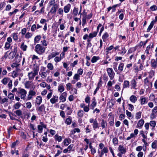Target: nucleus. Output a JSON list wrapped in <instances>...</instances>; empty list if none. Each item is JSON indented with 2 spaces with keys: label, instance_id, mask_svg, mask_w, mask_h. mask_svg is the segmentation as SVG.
<instances>
[{
  "label": "nucleus",
  "instance_id": "423d86ee",
  "mask_svg": "<svg viewBox=\"0 0 157 157\" xmlns=\"http://www.w3.org/2000/svg\"><path fill=\"white\" fill-rule=\"evenodd\" d=\"M58 6L57 4L53 5L49 12V13L52 14H55L56 11L57 9L58 8Z\"/></svg>",
  "mask_w": 157,
  "mask_h": 157
},
{
  "label": "nucleus",
  "instance_id": "69168bd1",
  "mask_svg": "<svg viewBox=\"0 0 157 157\" xmlns=\"http://www.w3.org/2000/svg\"><path fill=\"white\" fill-rule=\"evenodd\" d=\"M19 65L20 64H19L15 63H13L11 65V67L13 68L16 67L17 69V67H19Z\"/></svg>",
  "mask_w": 157,
  "mask_h": 157
},
{
  "label": "nucleus",
  "instance_id": "2f4dec72",
  "mask_svg": "<svg viewBox=\"0 0 157 157\" xmlns=\"http://www.w3.org/2000/svg\"><path fill=\"white\" fill-rule=\"evenodd\" d=\"M49 72L50 71L48 70V71H46V72H41V73H40V71L39 72V74L40 75H41V77L42 78H45L47 76L46 72Z\"/></svg>",
  "mask_w": 157,
  "mask_h": 157
},
{
  "label": "nucleus",
  "instance_id": "e2e57ef3",
  "mask_svg": "<svg viewBox=\"0 0 157 157\" xmlns=\"http://www.w3.org/2000/svg\"><path fill=\"white\" fill-rule=\"evenodd\" d=\"M26 108L28 109H30L32 106V104L30 102H28L25 104Z\"/></svg>",
  "mask_w": 157,
  "mask_h": 157
},
{
  "label": "nucleus",
  "instance_id": "6ab92c4d",
  "mask_svg": "<svg viewBox=\"0 0 157 157\" xmlns=\"http://www.w3.org/2000/svg\"><path fill=\"white\" fill-rule=\"evenodd\" d=\"M131 84L132 87L136 89V82L135 79H132L131 82Z\"/></svg>",
  "mask_w": 157,
  "mask_h": 157
},
{
  "label": "nucleus",
  "instance_id": "9b49d317",
  "mask_svg": "<svg viewBox=\"0 0 157 157\" xmlns=\"http://www.w3.org/2000/svg\"><path fill=\"white\" fill-rule=\"evenodd\" d=\"M58 97L56 95H53L52 98L50 100V101L52 104H54L58 102Z\"/></svg>",
  "mask_w": 157,
  "mask_h": 157
},
{
  "label": "nucleus",
  "instance_id": "412c9836",
  "mask_svg": "<svg viewBox=\"0 0 157 157\" xmlns=\"http://www.w3.org/2000/svg\"><path fill=\"white\" fill-rule=\"evenodd\" d=\"M140 104L141 105L144 104L145 103H147V101H146V98H145L141 97L140 98Z\"/></svg>",
  "mask_w": 157,
  "mask_h": 157
},
{
  "label": "nucleus",
  "instance_id": "0e129e2a",
  "mask_svg": "<svg viewBox=\"0 0 157 157\" xmlns=\"http://www.w3.org/2000/svg\"><path fill=\"white\" fill-rule=\"evenodd\" d=\"M114 104L112 102L109 101L107 104V106H109V108H111L113 106Z\"/></svg>",
  "mask_w": 157,
  "mask_h": 157
},
{
  "label": "nucleus",
  "instance_id": "4be33fe9",
  "mask_svg": "<svg viewBox=\"0 0 157 157\" xmlns=\"http://www.w3.org/2000/svg\"><path fill=\"white\" fill-rule=\"evenodd\" d=\"M10 80L9 78H4L1 81L2 82L4 85H6L8 82Z\"/></svg>",
  "mask_w": 157,
  "mask_h": 157
},
{
  "label": "nucleus",
  "instance_id": "774afa93",
  "mask_svg": "<svg viewBox=\"0 0 157 157\" xmlns=\"http://www.w3.org/2000/svg\"><path fill=\"white\" fill-rule=\"evenodd\" d=\"M104 153H107L109 151L107 147H104L103 149L101 150Z\"/></svg>",
  "mask_w": 157,
  "mask_h": 157
},
{
  "label": "nucleus",
  "instance_id": "5fc2aeb1",
  "mask_svg": "<svg viewBox=\"0 0 157 157\" xmlns=\"http://www.w3.org/2000/svg\"><path fill=\"white\" fill-rule=\"evenodd\" d=\"M113 144L115 146L117 145L118 143V140L116 138H114L113 139Z\"/></svg>",
  "mask_w": 157,
  "mask_h": 157
},
{
  "label": "nucleus",
  "instance_id": "a19ab883",
  "mask_svg": "<svg viewBox=\"0 0 157 157\" xmlns=\"http://www.w3.org/2000/svg\"><path fill=\"white\" fill-rule=\"evenodd\" d=\"M154 25L153 22H151L150 25L147 29V32H149L150 31L151 29L152 28Z\"/></svg>",
  "mask_w": 157,
  "mask_h": 157
},
{
  "label": "nucleus",
  "instance_id": "ea45409f",
  "mask_svg": "<svg viewBox=\"0 0 157 157\" xmlns=\"http://www.w3.org/2000/svg\"><path fill=\"white\" fill-rule=\"evenodd\" d=\"M39 70V68L38 67H35L33 69V73L37 75L38 74Z\"/></svg>",
  "mask_w": 157,
  "mask_h": 157
},
{
  "label": "nucleus",
  "instance_id": "393cba45",
  "mask_svg": "<svg viewBox=\"0 0 157 157\" xmlns=\"http://www.w3.org/2000/svg\"><path fill=\"white\" fill-rule=\"evenodd\" d=\"M124 63H120L118 67V70L120 72H121L123 71L124 66Z\"/></svg>",
  "mask_w": 157,
  "mask_h": 157
},
{
  "label": "nucleus",
  "instance_id": "4c0bfd02",
  "mask_svg": "<svg viewBox=\"0 0 157 157\" xmlns=\"http://www.w3.org/2000/svg\"><path fill=\"white\" fill-rule=\"evenodd\" d=\"M41 36L40 35L36 36L34 38V42L35 43H36L40 40Z\"/></svg>",
  "mask_w": 157,
  "mask_h": 157
},
{
  "label": "nucleus",
  "instance_id": "49530a36",
  "mask_svg": "<svg viewBox=\"0 0 157 157\" xmlns=\"http://www.w3.org/2000/svg\"><path fill=\"white\" fill-rule=\"evenodd\" d=\"M27 46L26 45L24 44V43H23L21 45V48L22 49V50L24 51H25L26 50L27 48Z\"/></svg>",
  "mask_w": 157,
  "mask_h": 157
},
{
  "label": "nucleus",
  "instance_id": "a878e982",
  "mask_svg": "<svg viewBox=\"0 0 157 157\" xmlns=\"http://www.w3.org/2000/svg\"><path fill=\"white\" fill-rule=\"evenodd\" d=\"M99 59V56H94L91 59V62L92 63H94Z\"/></svg>",
  "mask_w": 157,
  "mask_h": 157
},
{
  "label": "nucleus",
  "instance_id": "20e7f679",
  "mask_svg": "<svg viewBox=\"0 0 157 157\" xmlns=\"http://www.w3.org/2000/svg\"><path fill=\"white\" fill-rule=\"evenodd\" d=\"M17 52V47L14 49V51L11 52L8 55L9 59H12L16 55Z\"/></svg>",
  "mask_w": 157,
  "mask_h": 157
},
{
  "label": "nucleus",
  "instance_id": "f8f14e48",
  "mask_svg": "<svg viewBox=\"0 0 157 157\" xmlns=\"http://www.w3.org/2000/svg\"><path fill=\"white\" fill-rule=\"evenodd\" d=\"M92 126L93 129L94 130H95L97 128H99V124L96 118L95 119L94 122L92 124Z\"/></svg>",
  "mask_w": 157,
  "mask_h": 157
},
{
  "label": "nucleus",
  "instance_id": "473e14b6",
  "mask_svg": "<svg viewBox=\"0 0 157 157\" xmlns=\"http://www.w3.org/2000/svg\"><path fill=\"white\" fill-rule=\"evenodd\" d=\"M96 105L97 103L95 101V99H94L93 100L92 103L90 105L91 109H93L94 107L96 106Z\"/></svg>",
  "mask_w": 157,
  "mask_h": 157
},
{
  "label": "nucleus",
  "instance_id": "4468645a",
  "mask_svg": "<svg viewBox=\"0 0 157 157\" xmlns=\"http://www.w3.org/2000/svg\"><path fill=\"white\" fill-rule=\"evenodd\" d=\"M71 140L69 138H66L63 141L64 145L66 146H67L71 143Z\"/></svg>",
  "mask_w": 157,
  "mask_h": 157
},
{
  "label": "nucleus",
  "instance_id": "e433bc0d",
  "mask_svg": "<svg viewBox=\"0 0 157 157\" xmlns=\"http://www.w3.org/2000/svg\"><path fill=\"white\" fill-rule=\"evenodd\" d=\"M141 112L140 111H139L136 113L135 115V118L137 119H138L141 118Z\"/></svg>",
  "mask_w": 157,
  "mask_h": 157
},
{
  "label": "nucleus",
  "instance_id": "338daca9",
  "mask_svg": "<svg viewBox=\"0 0 157 157\" xmlns=\"http://www.w3.org/2000/svg\"><path fill=\"white\" fill-rule=\"evenodd\" d=\"M41 43L43 46H46L47 45L46 41L45 40H42Z\"/></svg>",
  "mask_w": 157,
  "mask_h": 157
},
{
  "label": "nucleus",
  "instance_id": "8fccbe9b",
  "mask_svg": "<svg viewBox=\"0 0 157 157\" xmlns=\"http://www.w3.org/2000/svg\"><path fill=\"white\" fill-rule=\"evenodd\" d=\"M149 97L151 98L152 99H154V102L155 103L157 104V98H155V95L153 94H151L150 95Z\"/></svg>",
  "mask_w": 157,
  "mask_h": 157
},
{
  "label": "nucleus",
  "instance_id": "79ce46f5",
  "mask_svg": "<svg viewBox=\"0 0 157 157\" xmlns=\"http://www.w3.org/2000/svg\"><path fill=\"white\" fill-rule=\"evenodd\" d=\"M7 52L5 53L4 55L3 56L2 58V61H4L7 58L8 55L7 52Z\"/></svg>",
  "mask_w": 157,
  "mask_h": 157
},
{
  "label": "nucleus",
  "instance_id": "bf43d9fd",
  "mask_svg": "<svg viewBox=\"0 0 157 157\" xmlns=\"http://www.w3.org/2000/svg\"><path fill=\"white\" fill-rule=\"evenodd\" d=\"M151 10L152 11H156L157 10V6L155 5H153L150 7Z\"/></svg>",
  "mask_w": 157,
  "mask_h": 157
},
{
  "label": "nucleus",
  "instance_id": "39448f33",
  "mask_svg": "<svg viewBox=\"0 0 157 157\" xmlns=\"http://www.w3.org/2000/svg\"><path fill=\"white\" fill-rule=\"evenodd\" d=\"M67 96V93L65 92L61 94L59 97L60 100L62 102H63L66 101V98Z\"/></svg>",
  "mask_w": 157,
  "mask_h": 157
},
{
  "label": "nucleus",
  "instance_id": "f3484780",
  "mask_svg": "<svg viewBox=\"0 0 157 157\" xmlns=\"http://www.w3.org/2000/svg\"><path fill=\"white\" fill-rule=\"evenodd\" d=\"M42 98L41 97L39 96L37 97L36 98V102L38 105H40L42 102Z\"/></svg>",
  "mask_w": 157,
  "mask_h": 157
},
{
  "label": "nucleus",
  "instance_id": "a18cd8bd",
  "mask_svg": "<svg viewBox=\"0 0 157 157\" xmlns=\"http://www.w3.org/2000/svg\"><path fill=\"white\" fill-rule=\"evenodd\" d=\"M11 44L10 43H8L7 42H6L5 43V48L6 50L9 49H10V46Z\"/></svg>",
  "mask_w": 157,
  "mask_h": 157
},
{
  "label": "nucleus",
  "instance_id": "2eb2a0df",
  "mask_svg": "<svg viewBox=\"0 0 157 157\" xmlns=\"http://www.w3.org/2000/svg\"><path fill=\"white\" fill-rule=\"evenodd\" d=\"M144 123V121L143 119H141L138 122L136 127L140 128L142 127Z\"/></svg>",
  "mask_w": 157,
  "mask_h": 157
},
{
  "label": "nucleus",
  "instance_id": "c9c22d12",
  "mask_svg": "<svg viewBox=\"0 0 157 157\" xmlns=\"http://www.w3.org/2000/svg\"><path fill=\"white\" fill-rule=\"evenodd\" d=\"M151 147L155 149L157 147V141L155 140L151 144Z\"/></svg>",
  "mask_w": 157,
  "mask_h": 157
},
{
  "label": "nucleus",
  "instance_id": "603ef678",
  "mask_svg": "<svg viewBox=\"0 0 157 157\" xmlns=\"http://www.w3.org/2000/svg\"><path fill=\"white\" fill-rule=\"evenodd\" d=\"M47 67L49 69L52 70L53 69V66L52 63H49L47 65Z\"/></svg>",
  "mask_w": 157,
  "mask_h": 157
},
{
  "label": "nucleus",
  "instance_id": "aec40b11",
  "mask_svg": "<svg viewBox=\"0 0 157 157\" xmlns=\"http://www.w3.org/2000/svg\"><path fill=\"white\" fill-rule=\"evenodd\" d=\"M58 90L59 92L62 93L64 90V88L63 84H60L58 87Z\"/></svg>",
  "mask_w": 157,
  "mask_h": 157
},
{
  "label": "nucleus",
  "instance_id": "052dcab7",
  "mask_svg": "<svg viewBox=\"0 0 157 157\" xmlns=\"http://www.w3.org/2000/svg\"><path fill=\"white\" fill-rule=\"evenodd\" d=\"M128 106L129 107L128 109L129 110L132 111L134 109V107L132 105L130 104H128Z\"/></svg>",
  "mask_w": 157,
  "mask_h": 157
},
{
  "label": "nucleus",
  "instance_id": "7ed1b4c3",
  "mask_svg": "<svg viewBox=\"0 0 157 157\" xmlns=\"http://www.w3.org/2000/svg\"><path fill=\"white\" fill-rule=\"evenodd\" d=\"M107 71L110 80H112L114 78L115 73L111 68H108Z\"/></svg>",
  "mask_w": 157,
  "mask_h": 157
},
{
  "label": "nucleus",
  "instance_id": "37998d69",
  "mask_svg": "<svg viewBox=\"0 0 157 157\" xmlns=\"http://www.w3.org/2000/svg\"><path fill=\"white\" fill-rule=\"evenodd\" d=\"M79 78L80 75L78 74H75L73 77V79L75 80L76 81L79 79Z\"/></svg>",
  "mask_w": 157,
  "mask_h": 157
},
{
  "label": "nucleus",
  "instance_id": "f03ea898",
  "mask_svg": "<svg viewBox=\"0 0 157 157\" xmlns=\"http://www.w3.org/2000/svg\"><path fill=\"white\" fill-rule=\"evenodd\" d=\"M35 51L40 55L43 54L45 52L46 48L42 46L40 44H37L35 46Z\"/></svg>",
  "mask_w": 157,
  "mask_h": 157
},
{
  "label": "nucleus",
  "instance_id": "b1692460",
  "mask_svg": "<svg viewBox=\"0 0 157 157\" xmlns=\"http://www.w3.org/2000/svg\"><path fill=\"white\" fill-rule=\"evenodd\" d=\"M129 86V82L128 81L125 80L124 81L123 86V88H128Z\"/></svg>",
  "mask_w": 157,
  "mask_h": 157
},
{
  "label": "nucleus",
  "instance_id": "0eeeda50",
  "mask_svg": "<svg viewBox=\"0 0 157 157\" xmlns=\"http://www.w3.org/2000/svg\"><path fill=\"white\" fill-rule=\"evenodd\" d=\"M118 150L122 154H125L126 152V148L123 145H120L118 147Z\"/></svg>",
  "mask_w": 157,
  "mask_h": 157
},
{
  "label": "nucleus",
  "instance_id": "6e6552de",
  "mask_svg": "<svg viewBox=\"0 0 157 157\" xmlns=\"http://www.w3.org/2000/svg\"><path fill=\"white\" fill-rule=\"evenodd\" d=\"M59 54V53L58 52H52L49 54L48 57V59L50 60L52 59L55 57V56Z\"/></svg>",
  "mask_w": 157,
  "mask_h": 157
},
{
  "label": "nucleus",
  "instance_id": "13d9d810",
  "mask_svg": "<svg viewBox=\"0 0 157 157\" xmlns=\"http://www.w3.org/2000/svg\"><path fill=\"white\" fill-rule=\"evenodd\" d=\"M109 36V35L107 33H105L102 36V38L104 41V40L106 39Z\"/></svg>",
  "mask_w": 157,
  "mask_h": 157
},
{
  "label": "nucleus",
  "instance_id": "09e8293b",
  "mask_svg": "<svg viewBox=\"0 0 157 157\" xmlns=\"http://www.w3.org/2000/svg\"><path fill=\"white\" fill-rule=\"evenodd\" d=\"M32 34L29 32L27 33L25 35V37L26 39H29L32 36Z\"/></svg>",
  "mask_w": 157,
  "mask_h": 157
},
{
  "label": "nucleus",
  "instance_id": "7c9ffc66",
  "mask_svg": "<svg viewBox=\"0 0 157 157\" xmlns=\"http://www.w3.org/2000/svg\"><path fill=\"white\" fill-rule=\"evenodd\" d=\"M144 85L145 86H147L148 87H149V79L147 77L144 80Z\"/></svg>",
  "mask_w": 157,
  "mask_h": 157
},
{
  "label": "nucleus",
  "instance_id": "dca6fc26",
  "mask_svg": "<svg viewBox=\"0 0 157 157\" xmlns=\"http://www.w3.org/2000/svg\"><path fill=\"white\" fill-rule=\"evenodd\" d=\"M45 110V107L44 104L41 105L40 106L37 108V111L40 112H42Z\"/></svg>",
  "mask_w": 157,
  "mask_h": 157
},
{
  "label": "nucleus",
  "instance_id": "4d7b16f0",
  "mask_svg": "<svg viewBox=\"0 0 157 157\" xmlns=\"http://www.w3.org/2000/svg\"><path fill=\"white\" fill-rule=\"evenodd\" d=\"M8 97L10 100L14 99V95L12 93L9 94Z\"/></svg>",
  "mask_w": 157,
  "mask_h": 157
},
{
  "label": "nucleus",
  "instance_id": "f257e3e1",
  "mask_svg": "<svg viewBox=\"0 0 157 157\" xmlns=\"http://www.w3.org/2000/svg\"><path fill=\"white\" fill-rule=\"evenodd\" d=\"M13 93L16 92V95L17 96H19L20 95L21 98V99L25 100V99L26 94L27 93V91L24 89L19 87L17 89L15 87L12 90Z\"/></svg>",
  "mask_w": 157,
  "mask_h": 157
},
{
  "label": "nucleus",
  "instance_id": "c756f323",
  "mask_svg": "<svg viewBox=\"0 0 157 157\" xmlns=\"http://www.w3.org/2000/svg\"><path fill=\"white\" fill-rule=\"evenodd\" d=\"M70 4H68L67 6H64V11L65 13H67L69 11L70 9Z\"/></svg>",
  "mask_w": 157,
  "mask_h": 157
},
{
  "label": "nucleus",
  "instance_id": "1a4fd4ad",
  "mask_svg": "<svg viewBox=\"0 0 157 157\" xmlns=\"http://www.w3.org/2000/svg\"><path fill=\"white\" fill-rule=\"evenodd\" d=\"M154 48V43H151V44L147 46L145 50V52L147 54H149V51L150 49L151 50L152 48Z\"/></svg>",
  "mask_w": 157,
  "mask_h": 157
},
{
  "label": "nucleus",
  "instance_id": "c03bdc74",
  "mask_svg": "<svg viewBox=\"0 0 157 157\" xmlns=\"http://www.w3.org/2000/svg\"><path fill=\"white\" fill-rule=\"evenodd\" d=\"M78 8H76V7H74L73 10V13L74 14L75 16H76L78 12Z\"/></svg>",
  "mask_w": 157,
  "mask_h": 157
},
{
  "label": "nucleus",
  "instance_id": "3c124183",
  "mask_svg": "<svg viewBox=\"0 0 157 157\" xmlns=\"http://www.w3.org/2000/svg\"><path fill=\"white\" fill-rule=\"evenodd\" d=\"M117 63L116 62H114L113 63V68L114 70V71L116 72H117L118 71L117 68Z\"/></svg>",
  "mask_w": 157,
  "mask_h": 157
},
{
  "label": "nucleus",
  "instance_id": "72a5a7b5",
  "mask_svg": "<svg viewBox=\"0 0 157 157\" xmlns=\"http://www.w3.org/2000/svg\"><path fill=\"white\" fill-rule=\"evenodd\" d=\"M83 111L82 110H79L77 113L78 116L80 117H82L83 116Z\"/></svg>",
  "mask_w": 157,
  "mask_h": 157
},
{
  "label": "nucleus",
  "instance_id": "9d476101",
  "mask_svg": "<svg viewBox=\"0 0 157 157\" xmlns=\"http://www.w3.org/2000/svg\"><path fill=\"white\" fill-rule=\"evenodd\" d=\"M151 65L154 69H155L157 67V63L154 59H151Z\"/></svg>",
  "mask_w": 157,
  "mask_h": 157
},
{
  "label": "nucleus",
  "instance_id": "c85d7f7f",
  "mask_svg": "<svg viewBox=\"0 0 157 157\" xmlns=\"http://www.w3.org/2000/svg\"><path fill=\"white\" fill-rule=\"evenodd\" d=\"M21 60V57L19 56L18 54H17L15 58V60L17 63L20 62Z\"/></svg>",
  "mask_w": 157,
  "mask_h": 157
},
{
  "label": "nucleus",
  "instance_id": "680f3d73",
  "mask_svg": "<svg viewBox=\"0 0 157 157\" xmlns=\"http://www.w3.org/2000/svg\"><path fill=\"white\" fill-rule=\"evenodd\" d=\"M62 59L61 57L57 56L55 57L54 60L55 62H59L61 61Z\"/></svg>",
  "mask_w": 157,
  "mask_h": 157
},
{
  "label": "nucleus",
  "instance_id": "864d4df0",
  "mask_svg": "<svg viewBox=\"0 0 157 157\" xmlns=\"http://www.w3.org/2000/svg\"><path fill=\"white\" fill-rule=\"evenodd\" d=\"M38 129V132L41 133L42 132L43 128L42 126L40 125H38L37 126Z\"/></svg>",
  "mask_w": 157,
  "mask_h": 157
},
{
  "label": "nucleus",
  "instance_id": "6e6d98bb",
  "mask_svg": "<svg viewBox=\"0 0 157 157\" xmlns=\"http://www.w3.org/2000/svg\"><path fill=\"white\" fill-rule=\"evenodd\" d=\"M156 122L155 121H151L150 123V125L152 127H155Z\"/></svg>",
  "mask_w": 157,
  "mask_h": 157
},
{
  "label": "nucleus",
  "instance_id": "cd10ccee",
  "mask_svg": "<svg viewBox=\"0 0 157 157\" xmlns=\"http://www.w3.org/2000/svg\"><path fill=\"white\" fill-rule=\"evenodd\" d=\"M97 34V32H94L92 33H90L89 35V37L90 38H91L95 37Z\"/></svg>",
  "mask_w": 157,
  "mask_h": 157
},
{
  "label": "nucleus",
  "instance_id": "ddd939ff",
  "mask_svg": "<svg viewBox=\"0 0 157 157\" xmlns=\"http://www.w3.org/2000/svg\"><path fill=\"white\" fill-rule=\"evenodd\" d=\"M36 75L33 73L32 71H31L30 72H29L28 74L29 80H33Z\"/></svg>",
  "mask_w": 157,
  "mask_h": 157
},
{
  "label": "nucleus",
  "instance_id": "a211bd4d",
  "mask_svg": "<svg viewBox=\"0 0 157 157\" xmlns=\"http://www.w3.org/2000/svg\"><path fill=\"white\" fill-rule=\"evenodd\" d=\"M129 99L132 102L135 103L137 101V98L136 96L132 95L130 97Z\"/></svg>",
  "mask_w": 157,
  "mask_h": 157
},
{
  "label": "nucleus",
  "instance_id": "bb28decb",
  "mask_svg": "<svg viewBox=\"0 0 157 157\" xmlns=\"http://www.w3.org/2000/svg\"><path fill=\"white\" fill-rule=\"evenodd\" d=\"M71 122L72 119L71 117L67 118L65 121V123L68 125H70L71 124Z\"/></svg>",
  "mask_w": 157,
  "mask_h": 157
},
{
  "label": "nucleus",
  "instance_id": "de8ad7c7",
  "mask_svg": "<svg viewBox=\"0 0 157 157\" xmlns=\"http://www.w3.org/2000/svg\"><path fill=\"white\" fill-rule=\"evenodd\" d=\"M12 35L13 39L15 41L17 40H18L17 33H14Z\"/></svg>",
  "mask_w": 157,
  "mask_h": 157
},
{
  "label": "nucleus",
  "instance_id": "f704fd0d",
  "mask_svg": "<svg viewBox=\"0 0 157 157\" xmlns=\"http://www.w3.org/2000/svg\"><path fill=\"white\" fill-rule=\"evenodd\" d=\"M21 103L19 102H17L13 105V107L15 109H18L21 106Z\"/></svg>",
  "mask_w": 157,
  "mask_h": 157
},
{
  "label": "nucleus",
  "instance_id": "58836bf2",
  "mask_svg": "<svg viewBox=\"0 0 157 157\" xmlns=\"http://www.w3.org/2000/svg\"><path fill=\"white\" fill-rule=\"evenodd\" d=\"M14 113H15L16 115L17 116H20L22 115V111L21 110H17L14 111Z\"/></svg>",
  "mask_w": 157,
  "mask_h": 157
},
{
  "label": "nucleus",
  "instance_id": "5701e85b",
  "mask_svg": "<svg viewBox=\"0 0 157 157\" xmlns=\"http://www.w3.org/2000/svg\"><path fill=\"white\" fill-rule=\"evenodd\" d=\"M55 140L58 141L59 142H61L62 140V137L59 136L58 134H56L54 136Z\"/></svg>",
  "mask_w": 157,
  "mask_h": 157
}]
</instances>
